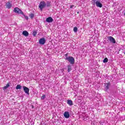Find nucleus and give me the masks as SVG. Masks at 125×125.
<instances>
[{
	"mask_svg": "<svg viewBox=\"0 0 125 125\" xmlns=\"http://www.w3.org/2000/svg\"><path fill=\"white\" fill-rule=\"evenodd\" d=\"M63 116L66 119H69L70 118V113L68 111H65L63 114Z\"/></svg>",
	"mask_w": 125,
	"mask_h": 125,
	"instance_id": "obj_8",
	"label": "nucleus"
},
{
	"mask_svg": "<svg viewBox=\"0 0 125 125\" xmlns=\"http://www.w3.org/2000/svg\"><path fill=\"white\" fill-rule=\"evenodd\" d=\"M33 35L34 36H36L37 35V32H36V31L33 32Z\"/></svg>",
	"mask_w": 125,
	"mask_h": 125,
	"instance_id": "obj_24",
	"label": "nucleus"
},
{
	"mask_svg": "<svg viewBox=\"0 0 125 125\" xmlns=\"http://www.w3.org/2000/svg\"><path fill=\"white\" fill-rule=\"evenodd\" d=\"M46 42V41L45 40V39L44 38H41L39 40V43H40V44H41L42 45L45 43Z\"/></svg>",
	"mask_w": 125,
	"mask_h": 125,
	"instance_id": "obj_6",
	"label": "nucleus"
},
{
	"mask_svg": "<svg viewBox=\"0 0 125 125\" xmlns=\"http://www.w3.org/2000/svg\"><path fill=\"white\" fill-rule=\"evenodd\" d=\"M14 12L16 13H18V14H22V15H24V13H23L22 10H21L18 7L15 8L14 9Z\"/></svg>",
	"mask_w": 125,
	"mask_h": 125,
	"instance_id": "obj_3",
	"label": "nucleus"
},
{
	"mask_svg": "<svg viewBox=\"0 0 125 125\" xmlns=\"http://www.w3.org/2000/svg\"><path fill=\"white\" fill-rule=\"evenodd\" d=\"M29 17L30 18H31V19H33V18H34L35 17V14H30L29 15Z\"/></svg>",
	"mask_w": 125,
	"mask_h": 125,
	"instance_id": "obj_17",
	"label": "nucleus"
},
{
	"mask_svg": "<svg viewBox=\"0 0 125 125\" xmlns=\"http://www.w3.org/2000/svg\"><path fill=\"white\" fill-rule=\"evenodd\" d=\"M95 4L97 7H100V8L103 6V5L100 2V1L99 0L96 1Z\"/></svg>",
	"mask_w": 125,
	"mask_h": 125,
	"instance_id": "obj_7",
	"label": "nucleus"
},
{
	"mask_svg": "<svg viewBox=\"0 0 125 125\" xmlns=\"http://www.w3.org/2000/svg\"><path fill=\"white\" fill-rule=\"evenodd\" d=\"M73 31L74 32V33H77L78 32V27H74Z\"/></svg>",
	"mask_w": 125,
	"mask_h": 125,
	"instance_id": "obj_18",
	"label": "nucleus"
},
{
	"mask_svg": "<svg viewBox=\"0 0 125 125\" xmlns=\"http://www.w3.org/2000/svg\"><path fill=\"white\" fill-rule=\"evenodd\" d=\"M22 35L25 37H28V36H29V33H28L27 31H24L22 32Z\"/></svg>",
	"mask_w": 125,
	"mask_h": 125,
	"instance_id": "obj_11",
	"label": "nucleus"
},
{
	"mask_svg": "<svg viewBox=\"0 0 125 125\" xmlns=\"http://www.w3.org/2000/svg\"><path fill=\"white\" fill-rule=\"evenodd\" d=\"M6 7L8 8V9L11 8V3L9 2H7L6 3Z\"/></svg>",
	"mask_w": 125,
	"mask_h": 125,
	"instance_id": "obj_10",
	"label": "nucleus"
},
{
	"mask_svg": "<svg viewBox=\"0 0 125 125\" xmlns=\"http://www.w3.org/2000/svg\"><path fill=\"white\" fill-rule=\"evenodd\" d=\"M16 89H21L22 88V86L20 84H18L16 87Z\"/></svg>",
	"mask_w": 125,
	"mask_h": 125,
	"instance_id": "obj_15",
	"label": "nucleus"
},
{
	"mask_svg": "<svg viewBox=\"0 0 125 125\" xmlns=\"http://www.w3.org/2000/svg\"><path fill=\"white\" fill-rule=\"evenodd\" d=\"M73 7H74V5H71L70 6V8H73Z\"/></svg>",
	"mask_w": 125,
	"mask_h": 125,
	"instance_id": "obj_25",
	"label": "nucleus"
},
{
	"mask_svg": "<svg viewBox=\"0 0 125 125\" xmlns=\"http://www.w3.org/2000/svg\"><path fill=\"white\" fill-rule=\"evenodd\" d=\"M10 85L9 83L7 84L5 86L3 87V89H6V88H8Z\"/></svg>",
	"mask_w": 125,
	"mask_h": 125,
	"instance_id": "obj_16",
	"label": "nucleus"
},
{
	"mask_svg": "<svg viewBox=\"0 0 125 125\" xmlns=\"http://www.w3.org/2000/svg\"><path fill=\"white\" fill-rule=\"evenodd\" d=\"M24 16V18H25L26 20H28L29 19V18L27 16H25V15H23Z\"/></svg>",
	"mask_w": 125,
	"mask_h": 125,
	"instance_id": "obj_23",
	"label": "nucleus"
},
{
	"mask_svg": "<svg viewBox=\"0 0 125 125\" xmlns=\"http://www.w3.org/2000/svg\"><path fill=\"white\" fill-rule=\"evenodd\" d=\"M107 39L109 40V42H112V43H116V40L113 37L109 36L107 37Z\"/></svg>",
	"mask_w": 125,
	"mask_h": 125,
	"instance_id": "obj_4",
	"label": "nucleus"
},
{
	"mask_svg": "<svg viewBox=\"0 0 125 125\" xmlns=\"http://www.w3.org/2000/svg\"><path fill=\"white\" fill-rule=\"evenodd\" d=\"M67 104L69 105V106H72V105H73V101L71 100H67Z\"/></svg>",
	"mask_w": 125,
	"mask_h": 125,
	"instance_id": "obj_12",
	"label": "nucleus"
},
{
	"mask_svg": "<svg viewBox=\"0 0 125 125\" xmlns=\"http://www.w3.org/2000/svg\"><path fill=\"white\" fill-rule=\"evenodd\" d=\"M100 124H101V125H103V123L101 121L100 122Z\"/></svg>",
	"mask_w": 125,
	"mask_h": 125,
	"instance_id": "obj_26",
	"label": "nucleus"
},
{
	"mask_svg": "<svg viewBox=\"0 0 125 125\" xmlns=\"http://www.w3.org/2000/svg\"><path fill=\"white\" fill-rule=\"evenodd\" d=\"M104 63H107L108 62V58H105L104 60H103Z\"/></svg>",
	"mask_w": 125,
	"mask_h": 125,
	"instance_id": "obj_20",
	"label": "nucleus"
},
{
	"mask_svg": "<svg viewBox=\"0 0 125 125\" xmlns=\"http://www.w3.org/2000/svg\"><path fill=\"white\" fill-rule=\"evenodd\" d=\"M67 71L68 72V73L69 72H71V71H72V66L70 65L67 66Z\"/></svg>",
	"mask_w": 125,
	"mask_h": 125,
	"instance_id": "obj_14",
	"label": "nucleus"
},
{
	"mask_svg": "<svg viewBox=\"0 0 125 125\" xmlns=\"http://www.w3.org/2000/svg\"><path fill=\"white\" fill-rule=\"evenodd\" d=\"M23 91L25 92V93H26V94H28V95H29V92L30 91V89H29V88L27 87L26 86H23Z\"/></svg>",
	"mask_w": 125,
	"mask_h": 125,
	"instance_id": "obj_5",
	"label": "nucleus"
},
{
	"mask_svg": "<svg viewBox=\"0 0 125 125\" xmlns=\"http://www.w3.org/2000/svg\"><path fill=\"white\" fill-rule=\"evenodd\" d=\"M44 98H45V95H43L41 97V99H42V100H43L44 99Z\"/></svg>",
	"mask_w": 125,
	"mask_h": 125,
	"instance_id": "obj_22",
	"label": "nucleus"
},
{
	"mask_svg": "<svg viewBox=\"0 0 125 125\" xmlns=\"http://www.w3.org/2000/svg\"><path fill=\"white\" fill-rule=\"evenodd\" d=\"M92 3L93 4V5H95V4L96 3V1H97V0H92Z\"/></svg>",
	"mask_w": 125,
	"mask_h": 125,
	"instance_id": "obj_21",
	"label": "nucleus"
},
{
	"mask_svg": "<svg viewBox=\"0 0 125 125\" xmlns=\"http://www.w3.org/2000/svg\"><path fill=\"white\" fill-rule=\"evenodd\" d=\"M46 7V3L44 1H42L39 4V8L41 11H42V9Z\"/></svg>",
	"mask_w": 125,
	"mask_h": 125,
	"instance_id": "obj_2",
	"label": "nucleus"
},
{
	"mask_svg": "<svg viewBox=\"0 0 125 125\" xmlns=\"http://www.w3.org/2000/svg\"><path fill=\"white\" fill-rule=\"evenodd\" d=\"M46 21L48 22V23H51V22H53V19L50 17L46 19Z\"/></svg>",
	"mask_w": 125,
	"mask_h": 125,
	"instance_id": "obj_9",
	"label": "nucleus"
},
{
	"mask_svg": "<svg viewBox=\"0 0 125 125\" xmlns=\"http://www.w3.org/2000/svg\"><path fill=\"white\" fill-rule=\"evenodd\" d=\"M105 91H107V90H108V89H109V85L108 84H106V85L105 86V88H104Z\"/></svg>",
	"mask_w": 125,
	"mask_h": 125,
	"instance_id": "obj_19",
	"label": "nucleus"
},
{
	"mask_svg": "<svg viewBox=\"0 0 125 125\" xmlns=\"http://www.w3.org/2000/svg\"><path fill=\"white\" fill-rule=\"evenodd\" d=\"M68 55H69V53H68L65 54L64 55L65 60H66L67 61L69 62L70 64L72 65L75 64V59L74 58V57L72 56H68Z\"/></svg>",
	"mask_w": 125,
	"mask_h": 125,
	"instance_id": "obj_1",
	"label": "nucleus"
},
{
	"mask_svg": "<svg viewBox=\"0 0 125 125\" xmlns=\"http://www.w3.org/2000/svg\"><path fill=\"white\" fill-rule=\"evenodd\" d=\"M50 5H51V1H47L46 3V6H47V7H49V6H50Z\"/></svg>",
	"mask_w": 125,
	"mask_h": 125,
	"instance_id": "obj_13",
	"label": "nucleus"
}]
</instances>
